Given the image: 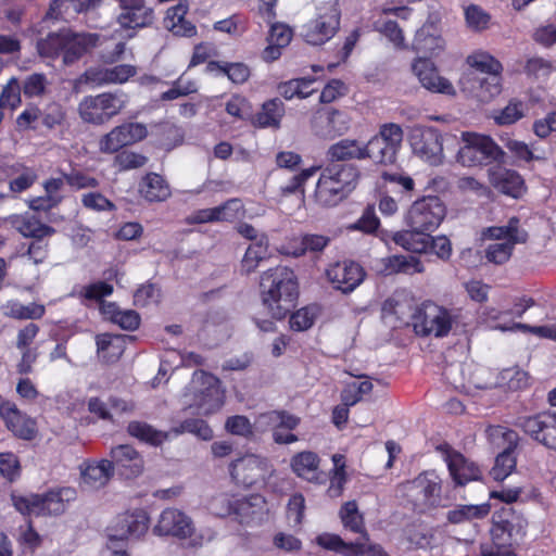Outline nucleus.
Instances as JSON below:
<instances>
[{
	"instance_id": "bf43d9fd",
	"label": "nucleus",
	"mask_w": 556,
	"mask_h": 556,
	"mask_svg": "<svg viewBox=\"0 0 556 556\" xmlns=\"http://www.w3.org/2000/svg\"><path fill=\"white\" fill-rule=\"evenodd\" d=\"M318 314L316 306H304L290 316L289 324L293 331H305L308 330L315 323Z\"/></svg>"
},
{
	"instance_id": "e2e57ef3",
	"label": "nucleus",
	"mask_w": 556,
	"mask_h": 556,
	"mask_svg": "<svg viewBox=\"0 0 556 556\" xmlns=\"http://www.w3.org/2000/svg\"><path fill=\"white\" fill-rule=\"evenodd\" d=\"M115 153L116 155L114 156V166L119 170L140 168L148 162V157L146 155L134 151L122 150Z\"/></svg>"
},
{
	"instance_id": "c03bdc74",
	"label": "nucleus",
	"mask_w": 556,
	"mask_h": 556,
	"mask_svg": "<svg viewBox=\"0 0 556 556\" xmlns=\"http://www.w3.org/2000/svg\"><path fill=\"white\" fill-rule=\"evenodd\" d=\"M527 110L528 106L522 100L513 98L503 109L494 110L492 118L498 126H509L523 118Z\"/></svg>"
},
{
	"instance_id": "0e129e2a",
	"label": "nucleus",
	"mask_w": 556,
	"mask_h": 556,
	"mask_svg": "<svg viewBox=\"0 0 556 556\" xmlns=\"http://www.w3.org/2000/svg\"><path fill=\"white\" fill-rule=\"evenodd\" d=\"M45 313L46 308L41 304L29 303L24 305L15 302L9 306L8 315L15 319H40Z\"/></svg>"
},
{
	"instance_id": "13d9d810",
	"label": "nucleus",
	"mask_w": 556,
	"mask_h": 556,
	"mask_svg": "<svg viewBox=\"0 0 556 556\" xmlns=\"http://www.w3.org/2000/svg\"><path fill=\"white\" fill-rule=\"evenodd\" d=\"M375 136L378 137L390 149L394 150L396 154L399 153L404 137L403 129L399 124H382L379 128V132Z\"/></svg>"
},
{
	"instance_id": "f3484780",
	"label": "nucleus",
	"mask_w": 556,
	"mask_h": 556,
	"mask_svg": "<svg viewBox=\"0 0 556 556\" xmlns=\"http://www.w3.org/2000/svg\"><path fill=\"white\" fill-rule=\"evenodd\" d=\"M326 277L333 289L350 294L364 281L366 271L359 263L344 260L330 264Z\"/></svg>"
},
{
	"instance_id": "c9c22d12",
	"label": "nucleus",
	"mask_w": 556,
	"mask_h": 556,
	"mask_svg": "<svg viewBox=\"0 0 556 556\" xmlns=\"http://www.w3.org/2000/svg\"><path fill=\"white\" fill-rule=\"evenodd\" d=\"M320 457L312 451H302L291 457L292 471L302 479L317 482L319 479Z\"/></svg>"
},
{
	"instance_id": "bb28decb",
	"label": "nucleus",
	"mask_w": 556,
	"mask_h": 556,
	"mask_svg": "<svg viewBox=\"0 0 556 556\" xmlns=\"http://www.w3.org/2000/svg\"><path fill=\"white\" fill-rule=\"evenodd\" d=\"M326 163L356 165L353 161L368 160V152L357 139L343 138L330 144L326 151Z\"/></svg>"
},
{
	"instance_id": "774afa93",
	"label": "nucleus",
	"mask_w": 556,
	"mask_h": 556,
	"mask_svg": "<svg viewBox=\"0 0 556 556\" xmlns=\"http://www.w3.org/2000/svg\"><path fill=\"white\" fill-rule=\"evenodd\" d=\"M427 253H432L444 262L448 261L453 253L451 240L444 235L431 236L430 233Z\"/></svg>"
},
{
	"instance_id": "ea45409f",
	"label": "nucleus",
	"mask_w": 556,
	"mask_h": 556,
	"mask_svg": "<svg viewBox=\"0 0 556 556\" xmlns=\"http://www.w3.org/2000/svg\"><path fill=\"white\" fill-rule=\"evenodd\" d=\"M339 517L345 530L357 533L361 535L362 540L369 542V534L365 526L364 516L358 510L355 501L345 502L339 510Z\"/></svg>"
},
{
	"instance_id": "f704fd0d",
	"label": "nucleus",
	"mask_w": 556,
	"mask_h": 556,
	"mask_svg": "<svg viewBox=\"0 0 556 556\" xmlns=\"http://www.w3.org/2000/svg\"><path fill=\"white\" fill-rule=\"evenodd\" d=\"M493 186L503 194L521 198L527 190L522 176L514 169H501L492 175Z\"/></svg>"
},
{
	"instance_id": "de8ad7c7",
	"label": "nucleus",
	"mask_w": 556,
	"mask_h": 556,
	"mask_svg": "<svg viewBox=\"0 0 556 556\" xmlns=\"http://www.w3.org/2000/svg\"><path fill=\"white\" fill-rule=\"evenodd\" d=\"M168 432H172V437H178L187 432L204 441L211 440L214 435L210 425L200 418L185 419L178 426L172 427Z\"/></svg>"
},
{
	"instance_id": "b1692460",
	"label": "nucleus",
	"mask_w": 556,
	"mask_h": 556,
	"mask_svg": "<svg viewBox=\"0 0 556 556\" xmlns=\"http://www.w3.org/2000/svg\"><path fill=\"white\" fill-rule=\"evenodd\" d=\"M0 416L5 427L14 437L24 441H31L37 437V422L34 418L20 410L15 403L4 401L0 404Z\"/></svg>"
},
{
	"instance_id": "3c124183",
	"label": "nucleus",
	"mask_w": 556,
	"mask_h": 556,
	"mask_svg": "<svg viewBox=\"0 0 556 556\" xmlns=\"http://www.w3.org/2000/svg\"><path fill=\"white\" fill-rule=\"evenodd\" d=\"M330 242V238L323 235L308 233L301 237L299 241H295L292 247V251L288 254L300 257L305 255L307 252H321Z\"/></svg>"
},
{
	"instance_id": "c756f323",
	"label": "nucleus",
	"mask_w": 556,
	"mask_h": 556,
	"mask_svg": "<svg viewBox=\"0 0 556 556\" xmlns=\"http://www.w3.org/2000/svg\"><path fill=\"white\" fill-rule=\"evenodd\" d=\"M122 9L118 23L124 29L136 30L149 27L154 21L153 9L147 7L144 0H135Z\"/></svg>"
},
{
	"instance_id": "5fc2aeb1",
	"label": "nucleus",
	"mask_w": 556,
	"mask_h": 556,
	"mask_svg": "<svg viewBox=\"0 0 556 556\" xmlns=\"http://www.w3.org/2000/svg\"><path fill=\"white\" fill-rule=\"evenodd\" d=\"M478 87L475 97L480 102H490L502 92V74L476 79Z\"/></svg>"
},
{
	"instance_id": "cd10ccee",
	"label": "nucleus",
	"mask_w": 556,
	"mask_h": 556,
	"mask_svg": "<svg viewBox=\"0 0 556 556\" xmlns=\"http://www.w3.org/2000/svg\"><path fill=\"white\" fill-rule=\"evenodd\" d=\"M413 72L427 90L431 92L454 96L455 88L452 83L440 76L434 63L427 58H419L413 63Z\"/></svg>"
},
{
	"instance_id": "6ab92c4d",
	"label": "nucleus",
	"mask_w": 556,
	"mask_h": 556,
	"mask_svg": "<svg viewBox=\"0 0 556 556\" xmlns=\"http://www.w3.org/2000/svg\"><path fill=\"white\" fill-rule=\"evenodd\" d=\"M153 534L172 536L178 540L191 539L195 532L194 523L186 513L177 508H165L154 525Z\"/></svg>"
},
{
	"instance_id": "6e6552de",
	"label": "nucleus",
	"mask_w": 556,
	"mask_h": 556,
	"mask_svg": "<svg viewBox=\"0 0 556 556\" xmlns=\"http://www.w3.org/2000/svg\"><path fill=\"white\" fill-rule=\"evenodd\" d=\"M464 146L457 152V162L463 166H488L502 161L504 152L501 147L486 135L463 131Z\"/></svg>"
},
{
	"instance_id": "6e6d98bb",
	"label": "nucleus",
	"mask_w": 556,
	"mask_h": 556,
	"mask_svg": "<svg viewBox=\"0 0 556 556\" xmlns=\"http://www.w3.org/2000/svg\"><path fill=\"white\" fill-rule=\"evenodd\" d=\"M39 117L41 125L49 130L62 127L66 122V110L59 102H51L41 111Z\"/></svg>"
},
{
	"instance_id": "393cba45",
	"label": "nucleus",
	"mask_w": 556,
	"mask_h": 556,
	"mask_svg": "<svg viewBox=\"0 0 556 556\" xmlns=\"http://www.w3.org/2000/svg\"><path fill=\"white\" fill-rule=\"evenodd\" d=\"M244 214V208L239 199H230L223 204L210 207L200 208L192 212L186 217L187 225H198L206 223L228 222L233 223L241 218Z\"/></svg>"
},
{
	"instance_id": "39448f33",
	"label": "nucleus",
	"mask_w": 556,
	"mask_h": 556,
	"mask_svg": "<svg viewBox=\"0 0 556 556\" xmlns=\"http://www.w3.org/2000/svg\"><path fill=\"white\" fill-rule=\"evenodd\" d=\"M212 513L218 517H232L240 525H260L267 516V503L260 494L239 496L233 494H220L212 498L210 503Z\"/></svg>"
},
{
	"instance_id": "412c9836",
	"label": "nucleus",
	"mask_w": 556,
	"mask_h": 556,
	"mask_svg": "<svg viewBox=\"0 0 556 556\" xmlns=\"http://www.w3.org/2000/svg\"><path fill=\"white\" fill-rule=\"evenodd\" d=\"M311 128L318 138L334 139L350 129V117L333 108L320 109L313 115Z\"/></svg>"
},
{
	"instance_id": "9b49d317",
	"label": "nucleus",
	"mask_w": 556,
	"mask_h": 556,
	"mask_svg": "<svg viewBox=\"0 0 556 556\" xmlns=\"http://www.w3.org/2000/svg\"><path fill=\"white\" fill-rule=\"evenodd\" d=\"M453 325L450 311L435 304L425 305L413 315V327L416 334L427 337L434 334L437 338L446 337Z\"/></svg>"
},
{
	"instance_id": "aec40b11",
	"label": "nucleus",
	"mask_w": 556,
	"mask_h": 556,
	"mask_svg": "<svg viewBox=\"0 0 556 556\" xmlns=\"http://www.w3.org/2000/svg\"><path fill=\"white\" fill-rule=\"evenodd\" d=\"M439 451L444 456L450 476L455 485L464 486L471 481H479L482 478L479 466L460 452L454 450L450 444H441Z\"/></svg>"
},
{
	"instance_id": "69168bd1",
	"label": "nucleus",
	"mask_w": 556,
	"mask_h": 556,
	"mask_svg": "<svg viewBox=\"0 0 556 556\" xmlns=\"http://www.w3.org/2000/svg\"><path fill=\"white\" fill-rule=\"evenodd\" d=\"M225 430L237 437L251 439L254 435L253 425L250 419L243 415H233L226 419Z\"/></svg>"
},
{
	"instance_id": "338daca9",
	"label": "nucleus",
	"mask_w": 556,
	"mask_h": 556,
	"mask_svg": "<svg viewBox=\"0 0 556 556\" xmlns=\"http://www.w3.org/2000/svg\"><path fill=\"white\" fill-rule=\"evenodd\" d=\"M515 245L511 243H490L485 249V260L495 265H503L510 260Z\"/></svg>"
},
{
	"instance_id": "a18cd8bd",
	"label": "nucleus",
	"mask_w": 556,
	"mask_h": 556,
	"mask_svg": "<svg viewBox=\"0 0 556 556\" xmlns=\"http://www.w3.org/2000/svg\"><path fill=\"white\" fill-rule=\"evenodd\" d=\"M515 444H509L496 458L494 466L490 470V476L495 481L505 480L516 468L517 459L515 456Z\"/></svg>"
},
{
	"instance_id": "09e8293b",
	"label": "nucleus",
	"mask_w": 556,
	"mask_h": 556,
	"mask_svg": "<svg viewBox=\"0 0 556 556\" xmlns=\"http://www.w3.org/2000/svg\"><path fill=\"white\" fill-rule=\"evenodd\" d=\"M149 523L150 517L143 509H136L132 513H127L119 520L121 528L125 529L129 536L134 538H140L149 529Z\"/></svg>"
},
{
	"instance_id": "a19ab883",
	"label": "nucleus",
	"mask_w": 556,
	"mask_h": 556,
	"mask_svg": "<svg viewBox=\"0 0 556 556\" xmlns=\"http://www.w3.org/2000/svg\"><path fill=\"white\" fill-rule=\"evenodd\" d=\"M520 219L517 216H513L508 219L505 226H492L485 231V236L492 240H506L504 243H526L528 240V233L526 230H520Z\"/></svg>"
},
{
	"instance_id": "864d4df0",
	"label": "nucleus",
	"mask_w": 556,
	"mask_h": 556,
	"mask_svg": "<svg viewBox=\"0 0 556 556\" xmlns=\"http://www.w3.org/2000/svg\"><path fill=\"white\" fill-rule=\"evenodd\" d=\"M467 63L481 73L491 75L502 74V63L484 51L475 52L467 58Z\"/></svg>"
},
{
	"instance_id": "423d86ee",
	"label": "nucleus",
	"mask_w": 556,
	"mask_h": 556,
	"mask_svg": "<svg viewBox=\"0 0 556 556\" xmlns=\"http://www.w3.org/2000/svg\"><path fill=\"white\" fill-rule=\"evenodd\" d=\"M77 498V491L72 486H55L42 494L29 496H12V502L17 511L24 516H61L68 505Z\"/></svg>"
},
{
	"instance_id": "7ed1b4c3",
	"label": "nucleus",
	"mask_w": 556,
	"mask_h": 556,
	"mask_svg": "<svg viewBox=\"0 0 556 556\" xmlns=\"http://www.w3.org/2000/svg\"><path fill=\"white\" fill-rule=\"evenodd\" d=\"M319 169L314 200L324 207H334L346 200L356 189L362 176L358 165L326 163Z\"/></svg>"
},
{
	"instance_id": "052dcab7",
	"label": "nucleus",
	"mask_w": 556,
	"mask_h": 556,
	"mask_svg": "<svg viewBox=\"0 0 556 556\" xmlns=\"http://www.w3.org/2000/svg\"><path fill=\"white\" fill-rule=\"evenodd\" d=\"M319 169L318 166H311L308 168L302 169L296 175L292 176L290 180L281 187V194L282 195H290V194H301L304 195V185L305 182L314 176V174Z\"/></svg>"
},
{
	"instance_id": "58836bf2",
	"label": "nucleus",
	"mask_w": 556,
	"mask_h": 556,
	"mask_svg": "<svg viewBox=\"0 0 556 556\" xmlns=\"http://www.w3.org/2000/svg\"><path fill=\"white\" fill-rule=\"evenodd\" d=\"M316 544L326 551H330L342 556H362L363 546L361 542H345L339 534L324 532L316 536Z\"/></svg>"
},
{
	"instance_id": "79ce46f5",
	"label": "nucleus",
	"mask_w": 556,
	"mask_h": 556,
	"mask_svg": "<svg viewBox=\"0 0 556 556\" xmlns=\"http://www.w3.org/2000/svg\"><path fill=\"white\" fill-rule=\"evenodd\" d=\"M431 232L432 231H419L409 228L394 232L392 240L396 245L406 251L417 254H427L428 240Z\"/></svg>"
},
{
	"instance_id": "a211bd4d",
	"label": "nucleus",
	"mask_w": 556,
	"mask_h": 556,
	"mask_svg": "<svg viewBox=\"0 0 556 556\" xmlns=\"http://www.w3.org/2000/svg\"><path fill=\"white\" fill-rule=\"evenodd\" d=\"M339 27L340 12L334 7H330L303 25L302 37L309 45L320 46L329 41Z\"/></svg>"
},
{
	"instance_id": "ddd939ff",
	"label": "nucleus",
	"mask_w": 556,
	"mask_h": 556,
	"mask_svg": "<svg viewBox=\"0 0 556 556\" xmlns=\"http://www.w3.org/2000/svg\"><path fill=\"white\" fill-rule=\"evenodd\" d=\"M516 426L533 441L556 451V413L541 412L531 416L518 417Z\"/></svg>"
},
{
	"instance_id": "f03ea898",
	"label": "nucleus",
	"mask_w": 556,
	"mask_h": 556,
	"mask_svg": "<svg viewBox=\"0 0 556 556\" xmlns=\"http://www.w3.org/2000/svg\"><path fill=\"white\" fill-rule=\"evenodd\" d=\"M99 36L90 33H77L63 27L49 31L36 41V51L40 59L47 61L62 60L64 66L78 62L98 43Z\"/></svg>"
},
{
	"instance_id": "37998d69",
	"label": "nucleus",
	"mask_w": 556,
	"mask_h": 556,
	"mask_svg": "<svg viewBox=\"0 0 556 556\" xmlns=\"http://www.w3.org/2000/svg\"><path fill=\"white\" fill-rule=\"evenodd\" d=\"M16 230L26 238L43 239L55 232L49 225L42 224L36 216H20L13 222Z\"/></svg>"
},
{
	"instance_id": "2eb2a0df",
	"label": "nucleus",
	"mask_w": 556,
	"mask_h": 556,
	"mask_svg": "<svg viewBox=\"0 0 556 556\" xmlns=\"http://www.w3.org/2000/svg\"><path fill=\"white\" fill-rule=\"evenodd\" d=\"M267 458L254 454H247L229 465V473L237 485L251 488L265 481L269 472Z\"/></svg>"
},
{
	"instance_id": "4d7b16f0",
	"label": "nucleus",
	"mask_w": 556,
	"mask_h": 556,
	"mask_svg": "<svg viewBox=\"0 0 556 556\" xmlns=\"http://www.w3.org/2000/svg\"><path fill=\"white\" fill-rule=\"evenodd\" d=\"M225 111L237 119L252 121V104L241 94H232L225 103Z\"/></svg>"
},
{
	"instance_id": "4468645a",
	"label": "nucleus",
	"mask_w": 556,
	"mask_h": 556,
	"mask_svg": "<svg viewBox=\"0 0 556 556\" xmlns=\"http://www.w3.org/2000/svg\"><path fill=\"white\" fill-rule=\"evenodd\" d=\"M409 142L414 154L429 163L440 165L443 162V136L434 127H416L412 130Z\"/></svg>"
},
{
	"instance_id": "72a5a7b5",
	"label": "nucleus",
	"mask_w": 556,
	"mask_h": 556,
	"mask_svg": "<svg viewBox=\"0 0 556 556\" xmlns=\"http://www.w3.org/2000/svg\"><path fill=\"white\" fill-rule=\"evenodd\" d=\"M285 103L279 98L265 101L261 110L253 115L252 124L258 128H279L285 116Z\"/></svg>"
},
{
	"instance_id": "f257e3e1",
	"label": "nucleus",
	"mask_w": 556,
	"mask_h": 556,
	"mask_svg": "<svg viewBox=\"0 0 556 556\" xmlns=\"http://www.w3.org/2000/svg\"><path fill=\"white\" fill-rule=\"evenodd\" d=\"M258 290L262 304L276 320L285 319L298 304V277L288 266L277 265L263 271Z\"/></svg>"
},
{
	"instance_id": "1a4fd4ad",
	"label": "nucleus",
	"mask_w": 556,
	"mask_h": 556,
	"mask_svg": "<svg viewBox=\"0 0 556 556\" xmlns=\"http://www.w3.org/2000/svg\"><path fill=\"white\" fill-rule=\"evenodd\" d=\"M125 104L121 94L105 91L94 96H85L78 103L77 111L85 123L101 126L118 115Z\"/></svg>"
},
{
	"instance_id": "473e14b6",
	"label": "nucleus",
	"mask_w": 556,
	"mask_h": 556,
	"mask_svg": "<svg viewBox=\"0 0 556 556\" xmlns=\"http://www.w3.org/2000/svg\"><path fill=\"white\" fill-rule=\"evenodd\" d=\"M127 433L138 441L159 447L172 438V432L159 430L147 421L131 420L126 427Z\"/></svg>"
},
{
	"instance_id": "680f3d73",
	"label": "nucleus",
	"mask_w": 556,
	"mask_h": 556,
	"mask_svg": "<svg viewBox=\"0 0 556 556\" xmlns=\"http://www.w3.org/2000/svg\"><path fill=\"white\" fill-rule=\"evenodd\" d=\"M467 26L475 31H482L489 27L491 15L477 4H470L465 9Z\"/></svg>"
},
{
	"instance_id": "2f4dec72",
	"label": "nucleus",
	"mask_w": 556,
	"mask_h": 556,
	"mask_svg": "<svg viewBox=\"0 0 556 556\" xmlns=\"http://www.w3.org/2000/svg\"><path fill=\"white\" fill-rule=\"evenodd\" d=\"M99 309L105 320L116 324L123 330L135 331L140 326L141 318L136 311L121 309L115 302H102Z\"/></svg>"
},
{
	"instance_id": "4c0bfd02",
	"label": "nucleus",
	"mask_w": 556,
	"mask_h": 556,
	"mask_svg": "<svg viewBox=\"0 0 556 556\" xmlns=\"http://www.w3.org/2000/svg\"><path fill=\"white\" fill-rule=\"evenodd\" d=\"M382 271L386 275H415L425 271V265L420 258L414 255H391L382 260Z\"/></svg>"
},
{
	"instance_id": "dca6fc26",
	"label": "nucleus",
	"mask_w": 556,
	"mask_h": 556,
	"mask_svg": "<svg viewBox=\"0 0 556 556\" xmlns=\"http://www.w3.org/2000/svg\"><path fill=\"white\" fill-rule=\"evenodd\" d=\"M148 136V128L138 122H127L112 128L101 137L99 150L102 153L112 154L126 146L135 144Z\"/></svg>"
},
{
	"instance_id": "20e7f679",
	"label": "nucleus",
	"mask_w": 556,
	"mask_h": 556,
	"mask_svg": "<svg viewBox=\"0 0 556 556\" xmlns=\"http://www.w3.org/2000/svg\"><path fill=\"white\" fill-rule=\"evenodd\" d=\"M528 522L511 508L493 516L491 543L481 544V556H517L514 544L526 535Z\"/></svg>"
},
{
	"instance_id": "9d476101",
	"label": "nucleus",
	"mask_w": 556,
	"mask_h": 556,
	"mask_svg": "<svg viewBox=\"0 0 556 556\" xmlns=\"http://www.w3.org/2000/svg\"><path fill=\"white\" fill-rule=\"evenodd\" d=\"M447 213L444 201L432 194L421 195L415 200L405 215L408 228L419 231H435Z\"/></svg>"
},
{
	"instance_id": "5701e85b",
	"label": "nucleus",
	"mask_w": 556,
	"mask_h": 556,
	"mask_svg": "<svg viewBox=\"0 0 556 556\" xmlns=\"http://www.w3.org/2000/svg\"><path fill=\"white\" fill-rule=\"evenodd\" d=\"M192 382L200 383L198 406L205 415L214 414L224 405V392L220 389V380L211 372L197 370L192 376Z\"/></svg>"
},
{
	"instance_id": "c85d7f7f",
	"label": "nucleus",
	"mask_w": 556,
	"mask_h": 556,
	"mask_svg": "<svg viewBox=\"0 0 556 556\" xmlns=\"http://www.w3.org/2000/svg\"><path fill=\"white\" fill-rule=\"evenodd\" d=\"M114 473L110 459L86 460L80 466V483L89 490H99L109 483Z\"/></svg>"
},
{
	"instance_id": "f8f14e48",
	"label": "nucleus",
	"mask_w": 556,
	"mask_h": 556,
	"mask_svg": "<svg viewBox=\"0 0 556 556\" xmlns=\"http://www.w3.org/2000/svg\"><path fill=\"white\" fill-rule=\"evenodd\" d=\"M376 12L378 15L372 22L374 29L386 37L396 50L405 49L406 43L404 31L397 21L390 18V16L407 21L412 15L413 10L405 5H383L376 9Z\"/></svg>"
},
{
	"instance_id": "4be33fe9",
	"label": "nucleus",
	"mask_w": 556,
	"mask_h": 556,
	"mask_svg": "<svg viewBox=\"0 0 556 556\" xmlns=\"http://www.w3.org/2000/svg\"><path fill=\"white\" fill-rule=\"evenodd\" d=\"M261 420L270 427L273 441L276 444H292L299 437L292 431L301 424V418L285 409H275L260 416Z\"/></svg>"
},
{
	"instance_id": "49530a36",
	"label": "nucleus",
	"mask_w": 556,
	"mask_h": 556,
	"mask_svg": "<svg viewBox=\"0 0 556 556\" xmlns=\"http://www.w3.org/2000/svg\"><path fill=\"white\" fill-rule=\"evenodd\" d=\"M207 67L210 70L217 68L237 85L248 81L251 75L250 67L243 62L210 61Z\"/></svg>"
},
{
	"instance_id": "8fccbe9b",
	"label": "nucleus",
	"mask_w": 556,
	"mask_h": 556,
	"mask_svg": "<svg viewBox=\"0 0 556 556\" xmlns=\"http://www.w3.org/2000/svg\"><path fill=\"white\" fill-rule=\"evenodd\" d=\"M490 505H458L454 509L447 511V520L451 523H462L472 519H481L489 515Z\"/></svg>"
},
{
	"instance_id": "7c9ffc66",
	"label": "nucleus",
	"mask_w": 556,
	"mask_h": 556,
	"mask_svg": "<svg viewBox=\"0 0 556 556\" xmlns=\"http://www.w3.org/2000/svg\"><path fill=\"white\" fill-rule=\"evenodd\" d=\"M188 10L187 2L181 1L167 9L163 25L174 36L191 38L197 35L195 25L186 18Z\"/></svg>"
},
{
	"instance_id": "603ef678",
	"label": "nucleus",
	"mask_w": 556,
	"mask_h": 556,
	"mask_svg": "<svg viewBox=\"0 0 556 556\" xmlns=\"http://www.w3.org/2000/svg\"><path fill=\"white\" fill-rule=\"evenodd\" d=\"M363 147H365L368 152V159L378 164H393L397 159V154L394 150L390 149L376 136L371 137L366 143L363 142Z\"/></svg>"
},
{
	"instance_id": "a878e982",
	"label": "nucleus",
	"mask_w": 556,
	"mask_h": 556,
	"mask_svg": "<svg viewBox=\"0 0 556 556\" xmlns=\"http://www.w3.org/2000/svg\"><path fill=\"white\" fill-rule=\"evenodd\" d=\"M113 470L123 479H135L144 469L142 455L129 444L114 446L110 451Z\"/></svg>"
},
{
	"instance_id": "0eeeda50",
	"label": "nucleus",
	"mask_w": 556,
	"mask_h": 556,
	"mask_svg": "<svg viewBox=\"0 0 556 556\" xmlns=\"http://www.w3.org/2000/svg\"><path fill=\"white\" fill-rule=\"evenodd\" d=\"M402 497L417 514H425L439 506L442 481L434 470H426L400 485Z\"/></svg>"
},
{
	"instance_id": "e433bc0d",
	"label": "nucleus",
	"mask_w": 556,
	"mask_h": 556,
	"mask_svg": "<svg viewBox=\"0 0 556 556\" xmlns=\"http://www.w3.org/2000/svg\"><path fill=\"white\" fill-rule=\"evenodd\" d=\"M139 192L149 202L165 201L172 193L167 181L157 173H148L142 177Z\"/></svg>"
}]
</instances>
